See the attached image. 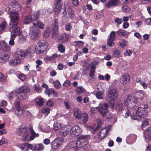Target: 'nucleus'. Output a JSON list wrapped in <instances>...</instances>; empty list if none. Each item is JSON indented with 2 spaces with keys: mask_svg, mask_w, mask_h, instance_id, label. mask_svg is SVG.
I'll list each match as a JSON object with an SVG mask.
<instances>
[{
  "mask_svg": "<svg viewBox=\"0 0 151 151\" xmlns=\"http://www.w3.org/2000/svg\"><path fill=\"white\" fill-rule=\"evenodd\" d=\"M108 97L106 100L110 106L113 108L114 106L115 100L117 99L118 96V91L116 88L110 87L108 89Z\"/></svg>",
  "mask_w": 151,
  "mask_h": 151,
  "instance_id": "nucleus-1",
  "label": "nucleus"
},
{
  "mask_svg": "<svg viewBox=\"0 0 151 151\" xmlns=\"http://www.w3.org/2000/svg\"><path fill=\"white\" fill-rule=\"evenodd\" d=\"M16 12L17 11L15 10ZM11 21L9 23V29L13 30L14 29H21L19 26V14L16 12H12L9 11Z\"/></svg>",
  "mask_w": 151,
  "mask_h": 151,
  "instance_id": "nucleus-2",
  "label": "nucleus"
},
{
  "mask_svg": "<svg viewBox=\"0 0 151 151\" xmlns=\"http://www.w3.org/2000/svg\"><path fill=\"white\" fill-rule=\"evenodd\" d=\"M148 108V105L147 104H144L141 105L137 110L136 113L137 116H132V118L134 119H140L141 118H144L146 116L145 113H147V109Z\"/></svg>",
  "mask_w": 151,
  "mask_h": 151,
  "instance_id": "nucleus-3",
  "label": "nucleus"
},
{
  "mask_svg": "<svg viewBox=\"0 0 151 151\" xmlns=\"http://www.w3.org/2000/svg\"><path fill=\"white\" fill-rule=\"evenodd\" d=\"M87 145V143L85 140H78L69 142L66 147V149L67 150H71L77 148H83Z\"/></svg>",
  "mask_w": 151,
  "mask_h": 151,
  "instance_id": "nucleus-4",
  "label": "nucleus"
},
{
  "mask_svg": "<svg viewBox=\"0 0 151 151\" xmlns=\"http://www.w3.org/2000/svg\"><path fill=\"white\" fill-rule=\"evenodd\" d=\"M30 89L27 86H21L18 91L16 92V96L17 99L22 100L27 97V93L29 92Z\"/></svg>",
  "mask_w": 151,
  "mask_h": 151,
  "instance_id": "nucleus-5",
  "label": "nucleus"
},
{
  "mask_svg": "<svg viewBox=\"0 0 151 151\" xmlns=\"http://www.w3.org/2000/svg\"><path fill=\"white\" fill-rule=\"evenodd\" d=\"M137 102V99L132 96H128L124 100L125 105L131 109L136 108Z\"/></svg>",
  "mask_w": 151,
  "mask_h": 151,
  "instance_id": "nucleus-6",
  "label": "nucleus"
},
{
  "mask_svg": "<svg viewBox=\"0 0 151 151\" xmlns=\"http://www.w3.org/2000/svg\"><path fill=\"white\" fill-rule=\"evenodd\" d=\"M33 27L30 28L29 35L31 38L34 40H36L40 35V30L38 28L36 27L35 23H33Z\"/></svg>",
  "mask_w": 151,
  "mask_h": 151,
  "instance_id": "nucleus-7",
  "label": "nucleus"
},
{
  "mask_svg": "<svg viewBox=\"0 0 151 151\" xmlns=\"http://www.w3.org/2000/svg\"><path fill=\"white\" fill-rule=\"evenodd\" d=\"M29 133L27 128L25 127H20L19 130L18 135L21 137L22 139L24 141H29Z\"/></svg>",
  "mask_w": 151,
  "mask_h": 151,
  "instance_id": "nucleus-8",
  "label": "nucleus"
},
{
  "mask_svg": "<svg viewBox=\"0 0 151 151\" xmlns=\"http://www.w3.org/2000/svg\"><path fill=\"white\" fill-rule=\"evenodd\" d=\"M47 45L45 42L39 41L37 43L35 49V51L37 54L42 53L47 49Z\"/></svg>",
  "mask_w": 151,
  "mask_h": 151,
  "instance_id": "nucleus-9",
  "label": "nucleus"
},
{
  "mask_svg": "<svg viewBox=\"0 0 151 151\" xmlns=\"http://www.w3.org/2000/svg\"><path fill=\"white\" fill-rule=\"evenodd\" d=\"M108 107V104L106 103L104 104H99L96 108L99 112L102 114V116L104 117L106 116L107 112V108Z\"/></svg>",
  "mask_w": 151,
  "mask_h": 151,
  "instance_id": "nucleus-10",
  "label": "nucleus"
},
{
  "mask_svg": "<svg viewBox=\"0 0 151 151\" xmlns=\"http://www.w3.org/2000/svg\"><path fill=\"white\" fill-rule=\"evenodd\" d=\"M11 31V36L10 40L9 42V44L10 45L13 46L14 44V40L17 35H19L21 33V29H14L13 30L10 29Z\"/></svg>",
  "mask_w": 151,
  "mask_h": 151,
  "instance_id": "nucleus-11",
  "label": "nucleus"
},
{
  "mask_svg": "<svg viewBox=\"0 0 151 151\" xmlns=\"http://www.w3.org/2000/svg\"><path fill=\"white\" fill-rule=\"evenodd\" d=\"M58 19H56L52 26V36L53 39L56 38L58 36Z\"/></svg>",
  "mask_w": 151,
  "mask_h": 151,
  "instance_id": "nucleus-12",
  "label": "nucleus"
},
{
  "mask_svg": "<svg viewBox=\"0 0 151 151\" xmlns=\"http://www.w3.org/2000/svg\"><path fill=\"white\" fill-rule=\"evenodd\" d=\"M70 133L71 136L79 135L81 132V130L80 127L78 125H74L71 129Z\"/></svg>",
  "mask_w": 151,
  "mask_h": 151,
  "instance_id": "nucleus-13",
  "label": "nucleus"
},
{
  "mask_svg": "<svg viewBox=\"0 0 151 151\" xmlns=\"http://www.w3.org/2000/svg\"><path fill=\"white\" fill-rule=\"evenodd\" d=\"M30 53V52L26 51H25L21 50H18L16 54V57L18 60H20L23 59L24 57Z\"/></svg>",
  "mask_w": 151,
  "mask_h": 151,
  "instance_id": "nucleus-14",
  "label": "nucleus"
},
{
  "mask_svg": "<svg viewBox=\"0 0 151 151\" xmlns=\"http://www.w3.org/2000/svg\"><path fill=\"white\" fill-rule=\"evenodd\" d=\"M62 6L61 0H56L54 6V11L56 14H58L60 12Z\"/></svg>",
  "mask_w": 151,
  "mask_h": 151,
  "instance_id": "nucleus-15",
  "label": "nucleus"
},
{
  "mask_svg": "<svg viewBox=\"0 0 151 151\" xmlns=\"http://www.w3.org/2000/svg\"><path fill=\"white\" fill-rule=\"evenodd\" d=\"M70 130L67 126H64L60 128L59 130V134L61 137H65L69 133Z\"/></svg>",
  "mask_w": 151,
  "mask_h": 151,
  "instance_id": "nucleus-16",
  "label": "nucleus"
},
{
  "mask_svg": "<svg viewBox=\"0 0 151 151\" xmlns=\"http://www.w3.org/2000/svg\"><path fill=\"white\" fill-rule=\"evenodd\" d=\"M120 2L119 0H109L106 4L107 8H109L115 6Z\"/></svg>",
  "mask_w": 151,
  "mask_h": 151,
  "instance_id": "nucleus-17",
  "label": "nucleus"
},
{
  "mask_svg": "<svg viewBox=\"0 0 151 151\" xmlns=\"http://www.w3.org/2000/svg\"><path fill=\"white\" fill-rule=\"evenodd\" d=\"M130 79V77L129 74H124L122 75L121 78V82L122 84L124 85L129 82Z\"/></svg>",
  "mask_w": 151,
  "mask_h": 151,
  "instance_id": "nucleus-18",
  "label": "nucleus"
},
{
  "mask_svg": "<svg viewBox=\"0 0 151 151\" xmlns=\"http://www.w3.org/2000/svg\"><path fill=\"white\" fill-rule=\"evenodd\" d=\"M0 48L4 52H8L10 50V47L7 45L6 42L3 41L0 43Z\"/></svg>",
  "mask_w": 151,
  "mask_h": 151,
  "instance_id": "nucleus-19",
  "label": "nucleus"
},
{
  "mask_svg": "<svg viewBox=\"0 0 151 151\" xmlns=\"http://www.w3.org/2000/svg\"><path fill=\"white\" fill-rule=\"evenodd\" d=\"M58 39L61 42H66L68 41L69 35L67 34L63 33L60 35Z\"/></svg>",
  "mask_w": 151,
  "mask_h": 151,
  "instance_id": "nucleus-20",
  "label": "nucleus"
},
{
  "mask_svg": "<svg viewBox=\"0 0 151 151\" xmlns=\"http://www.w3.org/2000/svg\"><path fill=\"white\" fill-rule=\"evenodd\" d=\"M145 138L149 141H151V127L146 128L144 132Z\"/></svg>",
  "mask_w": 151,
  "mask_h": 151,
  "instance_id": "nucleus-21",
  "label": "nucleus"
},
{
  "mask_svg": "<svg viewBox=\"0 0 151 151\" xmlns=\"http://www.w3.org/2000/svg\"><path fill=\"white\" fill-rule=\"evenodd\" d=\"M88 114L83 113L81 114L79 118L78 119L81 120L83 123L85 124L88 121Z\"/></svg>",
  "mask_w": 151,
  "mask_h": 151,
  "instance_id": "nucleus-22",
  "label": "nucleus"
},
{
  "mask_svg": "<svg viewBox=\"0 0 151 151\" xmlns=\"http://www.w3.org/2000/svg\"><path fill=\"white\" fill-rule=\"evenodd\" d=\"M116 110L118 112L122 111L124 110L123 104L121 101H118L116 105Z\"/></svg>",
  "mask_w": 151,
  "mask_h": 151,
  "instance_id": "nucleus-23",
  "label": "nucleus"
},
{
  "mask_svg": "<svg viewBox=\"0 0 151 151\" xmlns=\"http://www.w3.org/2000/svg\"><path fill=\"white\" fill-rule=\"evenodd\" d=\"M109 131V130H108L106 128H103L99 133V137L101 139L104 138L107 136L106 134Z\"/></svg>",
  "mask_w": 151,
  "mask_h": 151,
  "instance_id": "nucleus-24",
  "label": "nucleus"
},
{
  "mask_svg": "<svg viewBox=\"0 0 151 151\" xmlns=\"http://www.w3.org/2000/svg\"><path fill=\"white\" fill-rule=\"evenodd\" d=\"M29 130L31 135L29 138L28 137L29 141L32 140L35 137L39 136V134L38 133H36L32 128H30Z\"/></svg>",
  "mask_w": 151,
  "mask_h": 151,
  "instance_id": "nucleus-25",
  "label": "nucleus"
},
{
  "mask_svg": "<svg viewBox=\"0 0 151 151\" xmlns=\"http://www.w3.org/2000/svg\"><path fill=\"white\" fill-rule=\"evenodd\" d=\"M20 63V60L16 58L14 59H11L9 61V64L12 66H16Z\"/></svg>",
  "mask_w": 151,
  "mask_h": 151,
  "instance_id": "nucleus-26",
  "label": "nucleus"
},
{
  "mask_svg": "<svg viewBox=\"0 0 151 151\" xmlns=\"http://www.w3.org/2000/svg\"><path fill=\"white\" fill-rule=\"evenodd\" d=\"M14 114L18 116H20L22 114L23 109L21 107L19 108H14L13 109Z\"/></svg>",
  "mask_w": 151,
  "mask_h": 151,
  "instance_id": "nucleus-27",
  "label": "nucleus"
},
{
  "mask_svg": "<svg viewBox=\"0 0 151 151\" xmlns=\"http://www.w3.org/2000/svg\"><path fill=\"white\" fill-rule=\"evenodd\" d=\"M117 35L119 36H125L128 35L129 33L127 32V31L122 30L121 29H119L116 32Z\"/></svg>",
  "mask_w": 151,
  "mask_h": 151,
  "instance_id": "nucleus-28",
  "label": "nucleus"
},
{
  "mask_svg": "<svg viewBox=\"0 0 151 151\" xmlns=\"http://www.w3.org/2000/svg\"><path fill=\"white\" fill-rule=\"evenodd\" d=\"M81 111L78 108H75L74 109L73 115L77 119L79 118V116L81 114Z\"/></svg>",
  "mask_w": 151,
  "mask_h": 151,
  "instance_id": "nucleus-29",
  "label": "nucleus"
},
{
  "mask_svg": "<svg viewBox=\"0 0 151 151\" xmlns=\"http://www.w3.org/2000/svg\"><path fill=\"white\" fill-rule=\"evenodd\" d=\"M40 14V11H38L34 13L32 15H31L33 21H35L36 22V21L38 20Z\"/></svg>",
  "mask_w": 151,
  "mask_h": 151,
  "instance_id": "nucleus-30",
  "label": "nucleus"
},
{
  "mask_svg": "<svg viewBox=\"0 0 151 151\" xmlns=\"http://www.w3.org/2000/svg\"><path fill=\"white\" fill-rule=\"evenodd\" d=\"M9 55L8 54L4 53L3 54L0 55V63H4L8 58Z\"/></svg>",
  "mask_w": 151,
  "mask_h": 151,
  "instance_id": "nucleus-31",
  "label": "nucleus"
},
{
  "mask_svg": "<svg viewBox=\"0 0 151 151\" xmlns=\"http://www.w3.org/2000/svg\"><path fill=\"white\" fill-rule=\"evenodd\" d=\"M32 21H33V20L31 15H27L25 17L24 21V23L25 24H28Z\"/></svg>",
  "mask_w": 151,
  "mask_h": 151,
  "instance_id": "nucleus-32",
  "label": "nucleus"
},
{
  "mask_svg": "<svg viewBox=\"0 0 151 151\" xmlns=\"http://www.w3.org/2000/svg\"><path fill=\"white\" fill-rule=\"evenodd\" d=\"M35 100L36 104L38 106H41L43 105V101L42 98L40 97L36 98Z\"/></svg>",
  "mask_w": 151,
  "mask_h": 151,
  "instance_id": "nucleus-33",
  "label": "nucleus"
},
{
  "mask_svg": "<svg viewBox=\"0 0 151 151\" xmlns=\"http://www.w3.org/2000/svg\"><path fill=\"white\" fill-rule=\"evenodd\" d=\"M46 93L49 96L53 95V96H55L56 93L54 89L53 88H50L47 89L46 90Z\"/></svg>",
  "mask_w": 151,
  "mask_h": 151,
  "instance_id": "nucleus-34",
  "label": "nucleus"
},
{
  "mask_svg": "<svg viewBox=\"0 0 151 151\" xmlns=\"http://www.w3.org/2000/svg\"><path fill=\"white\" fill-rule=\"evenodd\" d=\"M116 32L114 31H112L108 36V39L114 41L115 40Z\"/></svg>",
  "mask_w": 151,
  "mask_h": 151,
  "instance_id": "nucleus-35",
  "label": "nucleus"
},
{
  "mask_svg": "<svg viewBox=\"0 0 151 151\" xmlns=\"http://www.w3.org/2000/svg\"><path fill=\"white\" fill-rule=\"evenodd\" d=\"M35 150L40 151L43 149V145L41 144H37L34 145Z\"/></svg>",
  "mask_w": 151,
  "mask_h": 151,
  "instance_id": "nucleus-36",
  "label": "nucleus"
},
{
  "mask_svg": "<svg viewBox=\"0 0 151 151\" xmlns=\"http://www.w3.org/2000/svg\"><path fill=\"white\" fill-rule=\"evenodd\" d=\"M104 94L103 91H98L96 94V97L99 99H101L104 98Z\"/></svg>",
  "mask_w": 151,
  "mask_h": 151,
  "instance_id": "nucleus-37",
  "label": "nucleus"
},
{
  "mask_svg": "<svg viewBox=\"0 0 151 151\" xmlns=\"http://www.w3.org/2000/svg\"><path fill=\"white\" fill-rule=\"evenodd\" d=\"M96 68V67H91V69L89 73V75L90 77L93 79L95 78V76L94 75V73L95 72V69Z\"/></svg>",
  "mask_w": 151,
  "mask_h": 151,
  "instance_id": "nucleus-38",
  "label": "nucleus"
},
{
  "mask_svg": "<svg viewBox=\"0 0 151 151\" xmlns=\"http://www.w3.org/2000/svg\"><path fill=\"white\" fill-rule=\"evenodd\" d=\"M51 29L50 27H47L46 29V31L44 32V36L46 37H48L50 36L51 33Z\"/></svg>",
  "mask_w": 151,
  "mask_h": 151,
  "instance_id": "nucleus-39",
  "label": "nucleus"
},
{
  "mask_svg": "<svg viewBox=\"0 0 151 151\" xmlns=\"http://www.w3.org/2000/svg\"><path fill=\"white\" fill-rule=\"evenodd\" d=\"M55 139L58 148L63 144V140L61 138H58Z\"/></svg>",
  "mask_w": 151,
  "mask_h": 151,
  "instance_id": "nucleus-40",
  "label": "nucleus"
},
{
  "mask_svg": "<svg viewBox=\"0 0 151 151\" xmlns=\"http://www.w3.org/2000/svg\"><path fill=\"white\" fill-rule=\"evenodd\" d=\"M34 23H35L36 24H37L39 28L40 29H43L44 28V24L41 22L37 20L36 21V22Z\"/></svg>",
  "mask_w": 151,
  "mask_h": 151,
  "instance_id": "nucleus-41",
  "label": "nucleus"
},
{
  "mask_svg": "<svg viewBox=\"0 0 151 151\" xmlns=\"http://www.w3.org/2000/svg\"><path fill=\"white\" fill-rule=\"evenodd\" d=\"M27 143H24L22 144L19 145V147L22 150H27Z\"/></svg>",
  "mask_w": 151,
  "mask_h": 151,
  "instance_id": "nucleus-42",
  "label": "nucleus"
},
{
  "mask_svg": "<svg viewBox=\"0 0 151 151\" xmlns=\"http://www.w3.org/2000/svg\"><path fill=\"white\" fill-rule=\"evenodd\" d=\"M17 3V2L16 1L14 0L12 1L9 5V9H11V8H10V7H11L13 9L16 7Z\"/></svg>",
  "mask_w": 151,
  "mask_h": 151,
  "instance_id": "nucleus-43",
  "label": "nucleus"
},
{
  "mask_svg": "<svg viewBox=\"0 0 151 151\" xmlns=\"http://www.w3.org/2000/svg\"><path fill=\"white\" fill-rule=\"evenodd\" d=\"M50 109L48 108H46L41 110L42 113L45 114V115L47 116L50 113Z\"/></svg>",
  "mask_w": 151,
  "mask_h": 151,
  "instance_id": "nucleus-44",
  "label": "nucleus"
},
{
  "mask_svg": "<svg viewBox=\"0 0 151 151\" xmlns=\"http://www.w3.org/2000/svg\"><path fill=\"white\" fill-rule=\"evenodd\" d=\"M130 9V8L127 5L123 6L122 8V10L124 12H128Z\"/></svg>",
  "mask_w": 151,
  "mask_h": 151,
  "instance_id": "nucleus-45",
  "label": "nucleus"
},
{
  "mask_svg": "<svg viewBox=\"0 0 151 151\" xmlns=\"http://www.w3.org/2000/svg\"><path fill=\"white\" fill-rule=\"evenodd\" d=\"M58 48L59 51L63 53L65 51V48L62 45L59 44L58 46Z\"/></svg>",
  "mask_w": 151,
  "mask_h": 151,
  "instance_id": "nucleus-46",
  "label": "nucleus"
},
{
  "mask_svg": "<svg viewBox=\"0 0 151 151\" xmlns=\"http://www.w3.org/2000/svg\"><path fill=\"white\" fill-rule=\"evenodd\" d=\"M6 24V22H4L0 25V32L3 31L5 29Z\"/></svg>",
  "mask_w": 151,
  "mask_h": 151,
  "instance_id": "nucleus-47",
  "label": "nucleus"
},
{
  "mask_svg": "<svg viewBox=\"0 0 151 151\" xmlns=\"http://www.w3.org/2000/svg\"><path fill=\"white\" fill-rule=\"evenodd\" d=\"M53 83L55 87L57 88H60L61 86V84L58 80L55 81Z\"/></svg>",
  "mask_w": 151,
  "mask_h": 151,
  "instance_id": "nucleus-48",
  "label": "nucleus"
},
{
  "mask_svg": "<svg viewBox=\"0 0 151 151\" xmlns=\"http://www.w3.org/2000/svg\"><path fill=\"white\" fill-rule=\"evenodd\" d=\"M60 125L58 122H55L54 124V128L55 130H58L60 128Z\"/></svg>",
  "mask_w": 151,
  "mask_h": 151,
  "instance_id": "nucleus-49",
  "label": "nucleus"
},
{
  "mask_svg": "<svg viewBox=\"0 0 151 151\" xmlns=\"http://www.w3.org/2000/svg\"><path fill=\"white\" fill-rule=\"evenodd\" d=\"M108 43L107 44V46L109 47L113 46L114 45V41L112 40H108Z\"/></svg>",
  "mask_w": 151,
  "mask_h": 151,
  "instance_id": "nucleus-50",
  "label": "nucleus"
},
{
  "mask_svg": "<svg viewBox=\"0 0 151 151\" xmlns=\"http://www.w3.org/2000/svg\"><path fill=\"white\" fill-rule=\"evenodd\" d=\"M55 139L53 140L51 143L52 148L53 149H57L58 148Z\"/></svg>",
  "mask_w": 151,
  "mask_h": 151,
  "instance_id": "nucleus-51",
  "label": "nucleus"
},
{
  "mask_svg": "<svg viewBox=\"0 0 151 151\" xmlns=\"http://www.w3.org/2000/svg\"><path fill=\"white\" fill-rule=\"evenodd\" d=\"M149 124L147 120L145 119L144 121H143L142 122V125L141 127L143 129V128H145Z\"/></svg>",
  "mask_w": 151,
  "mask_h": 151,
  "instance_id": "nucleus-52",
  "label": "nucleus"
},
{
  "mask_svg": "<svg viewBox=\"0 0 151 151\" xmlns=\"http://www.w3.org/2000/svg\"><path fill=\"white\" fill-rule=\"evenodd\" d=\"M71 82L68 80H66L63 83V85L66 87H68L71 84Z\"/></svg>",
  "mask_w": 151,
  "mask_h": 151,
  "instance_id": "nucleus-53",
  "label": "nucleus"
},
{
  "mask_svg": "<svg viewBox=\"0 0 151 151\" xmlns=\"http://www.w3.org/2000/svg\"><path fill=\"white\" fill-rule=\"evenodd\" d=\"M72 28L71 24L70 23H68L66 24L65 27V29L67 31H70Z\"/></svg>",
  "mask_w": 151,
  "mask_h": 151,
  "instance_id": "nucleus-54",
  "label": "nucleus"
},
{
  "mask_svg": "<svg viewBox=\"0 0 151 151\" xmlns=\"http://www.w3.org/2000/svg\"><path fill=\"white\" fill-rule=\"evenodd\" d=\"M19 78L22 81L24 80L26 78V76L24 74H21L19 76Z\"/></svg>",
  "mask_w": 151,
  "mask_h": 151,
  "instance_id": "nucleus-55",
  "label": "nucleus"
},
{
  "mask_svg": "<svg viewBox=\"0 0 151 151\" xmlns=\"http://www.w3.org/2000/svg\"><path fill=\"white\" fill-rule=\"evenodd\" d=\"M119 51L117 49H115L113 51V54L115 56L118 57L119 56Z\"/></svg>",
  "mask_w": 151,
  "mask_h": 151,
  "instance_id": "nucleus-56",
  "label": "nucleus"
},
{
  "mask_svg": "<svg viewBox=\"0 0 151 151\" xmlns=\"http://www.w3.org/2000/svg\"><path fill=\"white\" fill-rule=\"evenodd\" d=\"M64 104L66 109H68L71 108L68 102L66 101H64Z\"/></svg>",
  "mask_w": 151,
  "mask_h": 151,
  "instance_id": "nucleus-57",
  "label": "nucleus"
},
{
  "mask_svg": "<svg viewBox=\"0 0 151 151\" xmlns=\"http://www.w3.org/2000/svg\"><path fill=\"white\" fill-rule=\"evenodd\" d=\"M20 101H16L14 102V104L15 106V108H19L21 107L20 106Z\"/></svg>",
  "mask_w": 151,
  "mask_h": 151,
  "instance_id": "nucleus-58",
  "label": "nucleus"
},
{
  "mask_svg": "<svg viewBox=\"0 0 151 151\" xmlns=\"http://www.w3.org/2000/svg\"><path fill=\"white\" fill-rule=\"evenodd\" d=\"M132 51L129 50H128L124 52V55L125 56H130L132 55Z\"/></svg>",
  "mask_w": 151,
  "mask_h": 151,
  "instance_id": "nucleus-59",
  "label": "nucleus"
},
{
  "mask_svg": "<svg viewBox=\"0 0 151 151\" xmlns=\"http://www.w3.org/2000/svg\"><path fill=\"white\" fill-rule=\"evenodd\" d=\"M47 105L49 106H52L53 105L52 101L50 100H49L46 103Z\"/></svg>",
  "mask_w": 151,
  "mask_h": 151,
  "instance_id": "nucleus-60",
  "label": "nucleus"
},
{
  "mask_svg": "<svg viewBox=\"0 0 151 151\" xmlns=\"http://www.w3.org/2000/svg\"><path fill=\"white\" fill-rule=\"evenodd\" d=\"M7 142L6 139L5 138L2 139L0 140V145H1L3 144H6Z\"/></svg>",
  "mask_w": 151,
  "mask_h": 151,
  "instance_id": "nucleus-61",
  "label": "nucleus"
},
{
  "mask_svg": "<svg viewBox=\"0 0 151 151\" xmlns=\"http://www.w3.org/2000/svg\"><path fill=\"white\" fill-rule=\"evenodd\" d=\"M130 114L129 111L128 109H127V111H126L125 114L123 115V116L125 118H127Z\"/></svg>",
  "mask_w": 151,
  "mask_h": 151,
  "instance_id": "nucleus-62",
  "label": "nucleus"
},
{
  "mask_svg": "<svg viewBox=\"0 0 151 151\" xmlns=\"http://www.w3.org/2000/svg\"><path fill=\"white\" fill-rule=\"evenodd\" d=\"M78 93L80 94H81L84 92L83 90L82 87H78L77 89Z\"/></svg>",
  "mask_w": 151,
  "mask_h": 151,
  "instance_id": "nucleus-63",
  "label": "nucleus"
},
{
  "mask_svg": "<svg viewBox=\"0 0 151 151\" xmlns=\"http://www.w3.org/2000/svg\"><path fill=\"white\" fill-rule=\"evenodd\" d=\"M5 80V78L3 74L0 72V81L4 82Z\"/></svg>",
  "mask_w": 151,
  "mask_h": 151,
  "instance_id": "nucleus-64",
  "label": "nucleus"
}]
</instances>
